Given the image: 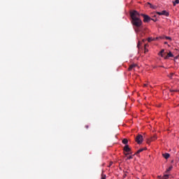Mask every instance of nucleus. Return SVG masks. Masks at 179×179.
<instances>
[{
	"label": "nucleus",
	"instance_id": "obj_1",
	"mask_svg": "<svg viewBox=\"0 0 179 179\" xmlns=\"http://www.w3.org/2000/svg\"><path fill=\"white\" fill-rule=\"evenodd\" d=\"M141 14L136 10H133L130 12V17L131 19V24L136 27L135 31H139V27L142 26V20L140 18Z\"/></svg>",
	"mask_w": 179,
	"mask_h": 179
},
{
	"label": "nucleus",
	"instance_id": "obj_2",
	"mask_svg": "<svg viewBox=\"0 0 179 179\" xmlns=\"http://www.w3.org/2000/svg\"><path fill=\"white\" fill-rule=\"evenodd\" d=\"M135 141L138 143V145H141L142 142H143V136L138 134L136 137Z\"/></svg>",
	"mask_w": 179,
	"mask_h": 179
},
{
	"label": "nucleus",
	"instance_id": "obj_3",
	"mask_svg": "<svg viewBox=\"0 0 179 179\" xmlns=\"http://www.w3.org/2000/svg\"><path fill=\"white\" fill-rule=\"evenodd\" d=\"M141 16H143V17L144 23H149V22L152 20V17H150L149 15L146 14H141Z\"/></svg>",
	"mask_w": 179,
	"mask_h": 179
},
{
	"label": "nucleus",
	"instance_id": "obj_4",
	"mask_svg": "<svg viewBox=\"0 0 179 179\" xmlns=\"http://www.w3.org/2000/svg\"><path fill=\"white\" fill-rule=\"evenodd\" d=\"M157 139V136L154 135L152 137H151L150 140H148L147 143H150V142H153V141H156Z\"/></svg>",
	"mask_w": 179,
	"mask_h": 179
},
{
	"label": "nucleus",
	"instance_id": "obj_5",
	"mask_svg": "<svg viewBox=\"0 0 179 179\" xmlns=\"http://www.w3.org/2000/svg\"><path fill=\"white\" fill-rule=\"evenodd\" d=\"M136 66H138V64H133L129 66V67L128 69V71H132V69H135V68H136Z\"/></svg>",
	"mask_w": 179,
	"mask_h": 179
},
{
	"label": "nucleus",
	"instance_id": "obj_6",
	"mask_svg": "<svg viewBox=\"0 0 179 179\" xmlns=\"http://www.w3.org/2000/svg\"><path fill=\"white\" fill-rule=\"evenodd\" d=\"M123 150H124V152H131V149H130V148H129V145H124V148H123Z\"/></svg>",
	"mask_w": 179,
	"mask_h": 179
},
{
	"label": "nucleus",
	"instance_id": "obj_7",
	"mask_svg": "<svg viewBox=\"0 0 179 179\" xmlns=\"http://www.w3.org/2000/svg\"><path fill=\"white\" fill-rule=\"evenodd\" d=\"M173 57H174V55H173V53H171V52H169L167 55L164 57L165 59H167V58H173Z\"/></svg>",
	"mask_w": 179,
	"mask_h": 179
},
{
	"label": "nucleus",
	"instance_id": "obj_8",
	"mask_svg": "<svg viewBox=\"0 0 179 179\" xmlns=\"http://www.w3.org/2000/svg\"><path fill=\"white\" fill-rule=\"evenodd\" d=\"M162 15L164 16H169L170 13H169V12H167L166 10H162Z\"/></svg>",
	"mask_w": 179,
	"mask_h": 179
},
{
	"label": "nucleus",
	"instance_id": "obj_9",
	"mask_svg": "<svg viewBox=\"0 0 179 179\" xmlns=\"http://www.w3.org/2000/svg\"><path fill=\"white\" fill-rule=\"evenodd\" d=\"M159 179H167L169 178V175H164L163 176H158Z\"/></svg>",
	"mask_w": 179,
	"mask_h": 179
},
{
	"label": "nucleus",
	"instance_id": "obj_10",
	"mask_svg": "<svg viewBox=\"0 0 179 179\" xmlns=\"http://www.w3.org/2000/svg\"><path fill=\"white\" fill-rule=\"evenodd\" d=\"M163 157H164V159H169V157H170V154L169 153H164L162 154Z\"/></svg>",
	"mask_w": 179,
	"mask_h": 179
},
{
	"label": "nucleus",
	"instance_id": "obj_11",
	"mask_svg": "<svg viewBox=\"0 0 179 179\" xmlns=\"http://www.w3.org/2000/svg\"><path fill=\"white\" fill-rule=\"evenodd\" d=\"M122 143H123L124 145H128V139L124 138V139L122 140Z\"/></svg>",
	"mask_w": 179,
	"mask_h": 179
},
{
	"label": "nucleus",
	"instance_id": "obj_12",
	"mask_svg": "<svg viewBox=\"0 0 179 179\" xmlns=\"http://www.w3.org/2000/svg\"><path fill=\"white\" fill-rule=\"evenodd\" d=\"M145 150V148H141L139 149L136 152V155H139V153L143 152Z\"/></svg>",
	"mask_w": 179,
	"mask_h": 179
},
{
	"label": "nucleus",
	"instance_id": "obj_13",
	"mask_svg": "<svg viewBox=\"0 0 179 179\" xmlns=\"http://www.w3.org/2000/svg\"><path fill=\"white\" fill-rule=\"evenodd\" d=\"M163 52H164V49H162L159 53V55H161V57H164V55L163 54Z\"/></svg>",
	"mask_w": 179,
	"mask_h": 179
},
{
	"label": "nucleus",
	"instance_id": "obj_14",
	"mask_svg": "<svg viewBox=\"0 0 179 179\" xmlns=\"http://www.w3.org/2000/svg\"><path fill=\"white\" fill-rule=\"evenodd\" d=\"M148 44H145L144 45V50H145V52H148L149 51V50H148V48H146V47H148Z\"/></svg>",
	"mask_w": 179,
	"mask_h": 179
},
{
	"label": "nucleus",
	"instance_id": "obj_15",
	"mask_svg": "<svg viewBox=\"0 0 179 179\" xmlns=\"http://www.w3.org/2000/svg\"><path fill=\"white\" fill-rule=\"evenodd\" d=\"M171 170H173V166H171L168 168V169L166 170V173H169V171H171Z\"/></svg>",
	"mask_w": 179,
	"mask_h": 179
},
{
	"label": "nucleus",
	"instance_id": "obj_16",
	"mask_svg": "<svg viewBox=\"0 0 179 179\" xmlns=\"http://www.w3.org/2000/svg\"><path fill=\"white\" fill-rule=\"evenodd\" d=\"M179 3V0H176L173 1V6H176V4Z\"/></svg>",
	"mask_w": 179,
	"mask_h": 179
},
{
	"label": "nucleus",
	"instance_id": "obj_17",
	"mask_svg": "<svg viewBox=\"0 0 179 179\" xmlns=\"http://www.w3.org/2000/svg\"><path fill=\"white\" fill-rule=\"evenodd\" d=\"M153 38H148V43H150V41H153Z\"/></svg>",
	"mask_w": 179,
	"mask_h": 179
},
{
	"label": "nucleus",
	"instance_id": "obj_18",
	"mask_svg": "<svg viewBox=\"0 0 179 179\" xmlns=\"http://www.w3.org/2000/svg\"><path fill=\"white\" fill-rule=\"evenodd\" d=\"M106 176L103 173L101 174V179H106Z\"/></svg>",
	"mask_w": 179,
	"mask_h": 179
},
{
	"label": "nucleus",
	"instance_id": "obj_19",
	"mask_svg": "<svg viewBox=\"0 0 179 179\" xmlns=\"http://www.w3.org/2000/svg\"><path fill=\"white\" fill-rule=\"evenodd\" d=\"M157 14L159 15V16L162 15V12H157Z\"/></svg>",
	"mask_w": 179,
	"mask_h": 179
},
{
	"label": "nucleus",
	"instance_id": "obj_20",
	"mask_svg": "<svg viewBox=\"0 0 179 179\" xmlns=\"http://www.w3.org/2000/svg\"><path fill=\"white\" fill-rule=\"evenodd\" d=\"M151 20H153V22H157V18H155V19L151 18Z\"/></svg>",
	"mask_w": 179,
	"mask_h": 179
},
{
	"label": "nucleus",
	"instance_id": "obj_21",
	"mask_svg": "<svg viewBox=\"0 0 179 179\" xmlns=\"http://www.w3.org/2000/svg\"><path fill=\"white\" fill-rule=\"evenodd\" d=\"M166 40H171V38L170 36H166Z\"/></svg>",
	"mask_w": 179,
	"mask_h": 179
},
{
	"label": "nucleus",
	"instance_id": "obj_22",
	"mask_svg": "<svg viewBox=\"0 0 179 179\" xmlns=\"http://www.w3.org/2000/svg\"><path fill=\"white\" fill-rule=\"evenodd\" d=\"M139 45H141V41H138V45H137L138 48H139Z\"/></svg>",
	"mask_w": 179,
	"mask_h": 179
},
{
	"label": "nucleus",
	"instance_id": "obj_23",
	"mask_svg": "<svg viewBox=\"0 0 179 179\" xmlns=\"http://www.w3.org/2000/svg\"><path fill=\"white\" fill-rule=\"evenodd\" d=\"M170 92H171V93H173V92H177V90H170Z\"/></svg>",
	"mask_w": 179,
	"mask_h": 179
},
{
	"label": "nucleus",
	"instance_id": "obj_24",
	"mask_svg": "<svg viewBox=\"0 0 179 179\" xmlns=\"http://www.w3.org/2000/svg\"><path fill=\"white\" fill-rule=\"evenodd\" d=\"M131 159H132V156L128 157V159H129V160H131Z\"/></svg>",
	"mask_w": 179,
	"mask_h": 179
},
{
	"label": "nucleus",
	"instance_id": "obj_25",
	"mask_svg": "<svg viewBox=\"0 0 179 179\" xmlns=\"http://www.w3.org/2000/svg\"><path fill=\"white\" fill-rule=\"evenodd\" d=\"M127 177V173H124V175H123V178H125Z\"/></svg>",
	"mask_w": 179,
	"mask_h": 179
},
{
	"label": "nucleus",
	"instance_id": "obj_26",
	"mask_svg": "<svg viewBox=\"0 0 179 179\" xmlns=\"http://www.w3.org/2000/svg\"><path fill=\"white\" fill-rule=\"evenodd\" d=\"M85 128L87 129H89V125H85Z\"/></svg>",
	"mask_w": 179,
	"mask_h": 179
},
{
	"label": "nucleus",
	"instance_id": "obj_27",
	"mask_svg": "<svg viewBox=\"0 0 179 179\" xmlns=\"http://www.w3.org/2000/svg\"><path fill=\"white\" fill-rule=\"evenodd\" d=\"M173 77V73L170 74L169 78H172Z\"/></svg>",
	"mask_w": 179,
	"mask_h": 179
},
{
	"label": "nucleus",
	"instance_id": "obj_28",
	"mask_svg": "<svg viewBox=\"0 0 179 179\" xmlns=\"http://www.w3.org/2000/svg\"><path fill=\"white\" fill-rule=\"evenodd\" d=\"M148 86V84H144V87H146Z\"/></svg>",
	"mask_w": 179,
	"mask_h": 179
},
{
	"label": "nucleus",
	"instance_id": "obj_29",
	"mask_svg": "<svg viewBox=\"0 0 179 179\" xmlns=\"http://www.w3.org/2000/svg\"><path fill=\"white\" fill-rule=\"evenodd\" d=\"M153 17H156V15H153Z\"/></svg>",
	"mask_w": 179,
	"mask_h": 179
},
{
	"label": "nucleus",
	"instance_id": "obj_30",
	"mask_svg": "<svg viewBox=\"0 0 179 179\" xmlns=\"http://www.w3.org/2000/svg\"><path fill=\"white\" fill-rule=\"evenodd\" d=\"M164 44H167V42H164Z\"/></svg>",
	"mask_w": 179,
	"mask_h": 179
},
{
	"label": "nucleus",
	"instance_id": "obj_31",
	"mask_svg": "<svg viewBox=\"0 0 179 179\" xmlns=\"http://www.w3.org/2000/svg\"><path fill=\"white\" fill-rule=\"evenodd\" d=\"M143 41H145V39H143Z\"/></svg>",
	"mask_w": 179,
	"mask_h": 179
},
{
	"label": "nucleus",
	"instance_id": "obj_32",
	"mask_svg": "<svg viewBox=\"0 0 179 179\" xmlns=\"http://www.w3.org/2000/svg\"><path fill=\"white\" fill-rule=\"evenodd\" d=\"M178 57H179V55H178Z\"/></svg>",
	"mask_w": 179,
	"mask_h": 179
}]
</instances>
